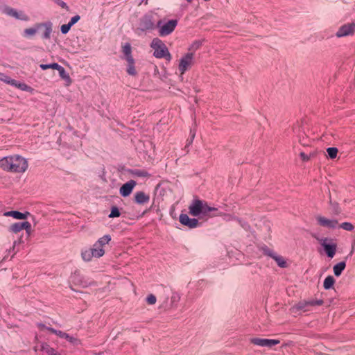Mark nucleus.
Returning <instances> with one entry per match:
<instances>
[{
	"label": "nucleus",
	"instance_id": "1",
	"mask_svg": "<svg viewBox=\"0 0 355 355\" xmlns=\"http://www.w3.org/2000/svg\"><path fill=\"white\" fill-rule=\"evenodd\" d=\"M189 212L193 216H220L221 213L218 212V209L211 207L208 203L200 199H193L189 207Z\"/></svg>",
	"mask_w": 355,
	"mask_h": 355
},
{
	"label": "nucleus",
	"instance_id": "2",
	"mask_svg": "<svg viewBox=\"0 0 355 355\" xmlns=\"http://www.w3.org/2000/svg\"><path fill=\"white\" fill-rule=\"evenodd\" d=\"M0 166L7 171L23 173L28 168V162L19 155L9 156L0 160Z\"/></svg>",
	"mask_w": 355,
	"mask_h": 355
},
{
	"label": "nucleus",
	"instance_id": "3",
	"mask_svg": "<svg viewBox=\"0 0 355 355\" xmlns=\"http://www.w3.org/2000/svg\"><path fill=\"white\" fill-rule=\"evenodd\" d=\"M161 289L163 294L166 296V300L159 309H176L178 303L180 300V293L168 286H162Z\"/></svg>",
	"mask_w": 355,
	"mask_h": 355
},
{
	"label": "nucleus",
	"instance_id": "4",
	"mask_svg": "<svg viewBox=\"0 0 355 355\" xmlns=\"http://www.w3.org/2000/svg\"><path fill=\"white\" fill-rule=\"evenodd\" d=\"M42 28H44V31L42 34V38L45 40L50 39L52 33V23L50 21L44 23L36 24L34 27L26 28L24 31L23 35L24 37H31L36 34V33Z\"/></svg>",
	"mask_w": 355,
	"mask_h": 355
},
{
	"label": "nucleus",
	"instance_id": "5",
	"mask_svg": "<svg viewBox=\"0 0 355 355\" xmlns=\"http://www.w3.org/2000/svg\"><path fill=\"white\" fill-rule=\"evenodd\" d=\"M150 46L153 49V55L157 58H165L171 60V55L165 44L159 38H154L152 40Z\"/></svg>",
	"mask_w": 355,
	"mask_h": 355
},
{
	"label": "nucleus",
	"instance_id": "6",
	"mask_svg": "<svg viewBox=\"0 0 355 355\" xmlns=\"http://www.w3.org/2000/svg\"><path fill=\"white\" fill-rule=\"evenodd\" d=\"M155 24L153 16L150 15H145L139 19L136 31L144 32L153 30Z\"/></svg>",
	"mask_w": 355,
	"mask_h": 355
},
{
	"label": "nucleus",
	"instance_id": "7",
	"mask_svg": "<svg viewBox=\"0 0 355 355\" xmlns=\"http://www.w3.org/2000/svg\"><path fill=\"white\" fill-rule=\"evenodd\" d=\"M178 21L176 19H171L163 25H162V21H159L157 24L159 27V35L161 37L170 35L175 30Z\"/></svg>",
	"mask_w": 355,
	"mask_h": 355
},
{
	"label": "nucleus",
	"instance_id": "8",
	"mask_svg": "<svg viewBox=\"0 0 355 355\" xmlns=\"http://www.w3.org/2000/svg\"><path fill=\"white\" fill-rule=\"evenodd\" d=\"M70 282L75 285H79L83 288L94 285L96 283L83 277L80 272L76 270L70 277Z\"/></svg>",
	"mask_w": 355,
	"mask_h": 355
},
{
	"label": "nucleus",
	"instance_id": "9",
	"mask_svg": "<svg viewBox=\"0 0 355 355\" xmlns=\"http://www.w3.org/2000/svg\"><path fill=\"white\" fill-rule=\"evenodd\" d=\"M194 54L192 52L185 54L180 60L178 69L181 74H184L190 69L193 63Z\"/></svg>",
	"mask_w": 355,
	"mask_h": 355
},
{
	"label": "nucleus",
	"instance_id": "10",
	"mask_svg": "<svg viewBox=\"0 0 355 355\" xmlns=\"http://www.w3.org/2000/svg\"><path fill=\"white\" fill-rule=\"evenodd\" d=\"M355 33V22L344 24L336 33L337 37H343L347 36L353 35Z\"/></svg>",
	"mask_w": 355,
	"mask_h": 355
},
{
	"label": "nucleus",
	"instance_id": "11",
	"mask_svg": "<svg viewBox=\"0 0 355 355\" xmlns=\"http://www.w3.org/2000/svg\"><path fill=\"white\" fill-rule=\"evenodd\" d=\"M279 342L280 341L279 340L276 339H266L260 338H253L250 339V343L254 345L266 347L269 348L279 344Z\"/></svg>",
	"mask_w": 355,
	"mask_h": 355
},
{
	"label": "nucleus",
	"instance_id": "12",
	"mask_svg": "<svg viewBox=\"0 0 355 355\" xmlns=\"http://www.w3.org/2000/svg\"><path fill=\"white\" fill-rule=\"evenodd\" d=\"M3 12L4 14L16 19H19L21 21H28L29 19L28 16L23 11H17L16 9L11 7H6Z\"/></svg>",
	"mask_w": 355,
	"mask_h": 355
},
{
	"label": "nucleus",
	"instance_id": "13",
	"mask_svg": "<svg viewBox=\"0 0 355 355\" xmlns=\"http://www.w3.org/2000/svg\"><path fill=\"white\" fill-rule=\"evenodd\" d=\"M8 230L13 233H18L25 230L27 234L29 235L31 231V225L28 221L18 222L11 225Z\"/></svg>",
	"mask_w": 355,
	"mask_h": 355
},
{
	"label": "nucleus",
	"instance_id": "14",
	"mask_svg": "<svg viewBox=\"0 0 355 355\" xmlns=\"http://www.w3.org/2000/svg\"><path fill=\"white\" fill-rule=\"evenodd\" d=\"M180 223L189 228H196L199 225L198 220L196 218H191L186 214H181L179 217Z\"/></svg>",
	"mask_w": 355,
	"mask_h": 355
},
{
	"label": "nucleus",
	"instance_id": "15",
	"mask_svg": "<svg viewBox=\"0 0 355 355\" xmlns=\"http://www.w3.org/2000/svg\"><path fill=\"white\" fill-rule=\"evenodd\" d=\"M318 224L322 227L335 229L338 227V222L336 219H328L325 217L319 216L316 218Z\"/></svg>",
	"mask_w": 355,
	"mask_h": 355
},
{
	"label": "nucleus",
	"instance_id": "16",
	"mask_svg": "<svg viewBox=\"0 0 355 355\" xmlns=\"http://www.w3.org/2000/svg\"><path fill=\"white\" fill-rule=\"evenodd\" d=\"M136 184L137 182L132 180H129L126 183L123 184L119 189L120 195L123 197L129 196L131 194L132 191H133Z\"/></svg>",
	"mask_w": 355,
	"mask_h": 355
},
{
	"label": "nucleus",
	"instance_id": "17",
	"mask_svg": "<svg viewBox=\"0 0 355 355\" xmlns=\"http://www.w3.org/2000/svg\"><path fill=\"white\" fill-rule=\"evenodd\" d=\"M134 201L138 205H145L150 201V195L144 191H137L134 195Z\"/></svg>",
	"mask_w": 355,
	"mask_h": 355
},
{
	"label": "nucleus",
	"instance_id": "18",
	"mask_svg": "<svg viewBox=\"0 0 355 355\" xmlns=\"http://www.w3.org/2000/svg\"><path fill=\"white\" fill-rule=\"evenodd\" d=\"M327 239H321V245L324 248V250L327 254V255L329 258H333L336 252V244H328L327 243Z\"/></svg>",
	"mask_w": 355,
	"mask_h": 355
},
{
	"label": "nucleus",
	"instance_id": "19",
	"mask_svg": "<svg viewBox=\"0 0 355 355\" xmlns=\"http://www.w3.org/2000/svg\"><path fill=\"white\" fill-rule=\"evenodd\" d=\"M30 215L29 212L21 213L18 211H9L4 213L6 216H12L15 219H26L28 216Z\"/></svg>",
	"mask_w": 355,
	"mask_h": 355
},
{
	"label": "nucleus",
	"instance_id": "20",
	"mask_svg": "<svg viewBox=\"0 0 355 355\" xmlns=\"http://www.w3.org/2000/svg\"><path fill=\"white\" fill-rule=\"evenodd\" d=\"M345 261H340L336 264L333 268L334 275L336 277H339L342 274L343 271L345 270Z\"/></svg>",
	"mask_w": 355,
	"mask_h": 355
},
{
	"label": "nucleus",
	"instance_id": "21",
	"mask_svg": "<svg viewBox=\"0 0 355 355\" xmlns=\"http://www.w3.org/2000/svg\"><path fill=\"white\" fill-rule=\"evenodd\" d=\"M272 259H273L276 261L279 267L282 268H285L288 267V263L282 256H280L275 253V255L272 257Z\"/></svg>",
	"mask_w": 355,
	"mask_h": 355
},
{
	"label": "nucleus",
	"instance_id": "22",
	"mask_svg": "<svg viewBox=\"0 0 355 355\" xmlns=\"http://www.w3.org/2000/svg\"><path fill=\"white\" fill-rule=\"evenodd\" d=\"M92 251V254H93L94 257L96 258H100L105 254V250L103 248L96 245V244H94L93 248H90Z\"/></svg>",
	"mask_w": 355,
	"mask_h": 355
},
{
	"label": "nucleus",
	"instance_id": "23",
	"mask_svg": "<svg viewBox=\"0 0 355 355\" xmlns=\"http://www.w3.org/2000/svg\"><path fill=\"white\" fill-rule=\"evenodd\" d=\"M128 62L127 72L129 75L135 76L137 71L135 67V60L132 57H130Z\"/></svg>",
	"mask_w": 355,
	"mask_h": 355
},
{
	"label": "nucleus",
	"instance_id": "24",
	"mask_svg": "<svg viewBox=\"0 0 355 355\" xmlns=\"http://www.w3.org/2000/svg\"><path fill=\"white\" fill-rule=\"evenodd\" d=\"M334 283H335L334 278L331 275L327 276L324 280V283H323L324 288L326 290H329V289L333 287Z\"/></svg>",
	"mask_w": 355,
	"mask_h": 355
},
{
	"label": "nucleus",
	"instance_id": "25",
	"mask_svg": "<svg viewBox=\"0 0 355 355\" xmlns=\"http://www.w3.org/2000/svg\"><path fill=\"white\" fill-rule=\"evenodd\" d=\"M130 173L135 177L147 178L150 176L147 171L140 169H132L130 171Z\"/></svg>",
	"mask_w": 355,
	"mask_h": 355
},
{
	"label": "nucleus",
	"instance_id": "26",
	"mask_svg": "<svg viewBox=\"0 0 355 355\" xmlns=\"http://www.w3.org/2000/svg\"><path fill=\"white\" fill-rule=\"evenodd\" d=\"M111 241V236L108 234L103 236L100 238L96 243V245L100 246L101 248L104 247L106 244H107Z\"/></svg>",
	"mask_w": 355,
	"mask_h": 355
},
{
	"label": "nucleus",
	"instance_id": "27",
	"mask_svg": "<svg viewBox=\"0 0 355 355\" xmlns=\"http://www.w3.org/2000/svg\"><path fill=\"white\" fill-rule=\"evenodd\" d=\"M40 350L42 352H46L48 355H53V354L55 352V349L53 347H51L48 343H42L40 345Z\"/></svg>",
	"mask_w": 355,
	"mask_h": 355
},
{
	"label": "nucleus",
	"instance_id": "28",
	"mask_svg": "<svg viewBox=\"0 0 355 355\" xmlns=\"http://www.w3.org/2000/svg\"><path fill=\"white\" fill-rule=\"evenodd\" d=\"M56 70L58 71L59 75L62 79L67 81L69 83H71V80L69 74L66 72V71L63 67H62L61 65H59L58 69H57Z\"/></svg>",
	"mask_w": 355,
	"mask_h": 355
},
{
	"label": "nucleus",
	"instance_id": "29",
	"mask_svg": "<svg viewBox=\"0 0 355 355\" xmlns=\"http://www.w3.org/2000/svg\"><path fill=\"white\" fill-rule=\"evenodd\" d=\"M81 256L85 261H90L94 257L93 254H92L90 248L83 250L81 252Z\"/></svg>",
	"mask_w": 355,
	"mask_h": 355
},
{
	"label": "nucleus",
	"instance_id": "30",
	"mask_svg": "<svg viewBox=\"0 0 355 355\" xmlns=\"http://www.w3.org/2000/svg\"><path fill=\"white\" fill-rule=\"evenodd\" d=\"M0 80L3 81L4 83H6L10 85H15V80L12 79L10 77L3 73H0Z\"/></svg>",
	"mask_w": 355,
	"mask_h": 355
},
{
	"label": "nucleus",
	"instance_id": "31",
	"mask_svg": "<svg viewBox=\"0 0 355 355\" xmlns=\"http://www.w3.org/2000/svg\"><path fill=\"white\" fill-rule=\"evenodd\" d=\"M123 53L125 56L126 60H128L130 57H132L131 55V46L129 43H126L123 47Z\"/></svg>",
	"mask_w": 355,
	"mask_h": 355
},
{
	"label": "nucleus",
	"instance_id": "32",
	"mask_svg": "<svg viewBox=\"0 0 355 355\" xmlns=\"http://www.w3.org/2000/svg\"><path fill=\"white\" fill-rule=\"evenodd\" d=\"M261 250L262 251V252L265 254V255H267L270 257H272L275 254L276 252H275L272 249L269 248L268 246L266 245H263L261 247Z\"/></svg>",
	"mask_w": 355,
	"mask_h": 355
},
{
	"label": "nucleus",
	"instance_id": "33",
	"mask_svg": "<svg viewBox=\"0 0 355 355\" xmlns=\"http://www.w3.org/2000/svg\"><path fill=\"white\" fill-rule=\"evenodd\" d=\"M59 65L58 63H51V64H41L40 65V67L42 69V70H46V69H58L59 67Z\"/></svg>",
	"mask_w": 355,
	"mask_h": 355
},
{
	"label": "nucleus",
	"instance_id": "34",
	"mask_svg": "<svg viewBox=\"0 0 355 355\" xmlns=\"http://www.w3.org/2000/svg\"><path fill=\"white\" fill-rule=\"evenodd\" d=\"M12 86H15V87L19 88L22 91L28 92L31 89V87H29L26 84L23 83H19L17 80H15V85H13Z\"/></svg>",
	"mask_w": 355,
	"mask_h": 355
},
{
	"label": "nucleus",
	"instance_id": "35",
	"mask_svg": "<svg viewBox=\"0 0 355 355\" xmlns=\"http://www.w3.org/2000/svg\"><path fill=\"white\" fill-rule=\"evenodd\" d=\"M327 152L329 158L334 159L337 156L338 149L335 147H329L327 149Z\"/></svg>",
	"mask_w": 355,
	"mask_h": 355
},
{
	"label": "nucleus",
	"instance_id": "36",
	"mask_svg": "<svg viewBox=\"0 0 355 355\" xmlns=\"http://www.w3.org/2000/svg\"><path fill=\"white\" fill-rule=\"evenodd\" d=\"M338 227L347 231H352L354 230L353 225L348 222H344L340 225H338Z\"/></svg>",
	"mask_w": 355,
	"mask_h": 355
},
{
	"label": "nucleus",
	"instance_id": "37",
	"mask_svg": "<svg viewBox=\"0 0 355 355\" xmlns=\"http://www.w3.org/2000/svg\"><path fill=\"white\" fill-rule=\"evenodd\" d=\"M146 302L149 305H153L157 302V297L153 294H149L146 298Z\"/></svg>",
	"mask_w": 355,
	"mask_h": 355
},
{
	"label": "nucleus",
	"instance_id": "38",
	"mask_svg": "<svg viewBox=\"0 0 355 355\" xmlns=\"http://www.w3.org/2000/svg\"><path fill=\"white\" fill-rule=\"evenodd\" d=\"M121 213L118 207H112L111 209L110 214H109L110 218H115L120 216Z\"/></svg>",
	"mask_w": 355,
	"mask_h": 355
},
{
	"label": "nucleus",
	"instance_id": "39",
	"mask_svg": "<svg viewBox=\"0 0 355 355\" xmlns=\"http://www.w3.org/2000/svg\"><path fill=\"white\" fill-rule=\"evenodd\" d=\"M22 239L21 237L18 238L17 240H15L12 244V247L10 249V252H13V254H15L18 250H15L16 247L21 244L22 243Z\"/></svg>",
	"mask_w": 355,
	"mask_h": 355
},
{
	"label": "nucleus",
	"instance_id": "40",
	"mask_svg": "<svg viewBox=\"0 0 355 355\" xmlns=\"http://www.w3.org/2000/svg\"><path fill=\"white\" fill-rule=\"evenodd\" d=\"M202 45V42L201 41H195L190 46V48L189 49V51H196L197 49H198Z\"/></svg>",
	"mask_w": 355,
	"mask_h": 355
},
{
	"label": "nucleus",
	"instance_id": "41",
	"mask_svg": "<svg viewBox=\"0 0 355 355\" xmlns=\"http://www.w3.org/2000/svg\"><path fill=\"white\" fill-rule=\"evenodd\" d=\"M71 27V25L69 24H63L60 27V31L62 34L65 35V34L68 33Z\"/></svg>",
	"mask_w": 355,
	"mask_h": 355
},
{
	"label": "nucleus",
	"instance_id": "42",
	"mask_svg": "<svg viewBox=\"0 0 355 355\" xmlns=\"http://www.w3.org/2000/svg\"><path fill=\"white\" fill-rule=\"evenodd\" d=\"M67 340L69 342H70L71 344H73V345H80V340H78L76 338L70 336L67 338Z\"/></svg>",
	"mask_w": 355,
	"mask_h": 355
},
{
	"label": "nucleus",
	"instance_id": "43",
	"mask_svg": "<svg viewBox=\"0 0 355 355\" xmlns=\"http://www.w3.org/2000/svg\"><path fill=\"white\" fill-rule=\"evenodd\" d=\"M80 19V17L78 15H76L73 17H72L69 21V24L71 25V26H73L76 23H77Z\"/></svg>",
	"mask_w": 355,
	"mask_h": 355
},
{
	"label": "nucleus",
	"instance_id": "44",
	"mask_svg": "<svg viewBox=\"0 0 355 355\" xmlns=\"http://www.w3.org/2000/svg\"><path fill=\"white\" fill-rule=\"evenodd\" d=\"M323 301L318 300H311L306 302L307 304L311 305V306H315V305H321L322 304Z\"/></svg>",
	"mask_w": 355,
	"mask_h": 355
},
{
	"label": "nucleus",
	"instance_id": "45",
	"mask_svg": "<svg viewBox=\"0 0 355 355\" xmlns=\"http://www.w3.org/2000/svg\"><path fill=\"white\" fill-rule=\"evenodd\" d=\"M195 135H196V130H194L193 129H191L190 130V139H189L187 141H188V144H191L192 142H193V140L195 137Z\"/></svg>",
	"mask_w": 355,
	"mask_h": 355
},
{
	"label": "nucleus",
	"instance_id": "46",
	"mask_svg": "<svg viewBox=\"0 0 355 355\" xmlns=\"http://www.w3.org/2000/svg\"><path fill=\"white\" fill-rule=\"evenodd\" d=\"M57 336H58L60 338H64L65 339L67 340V338H69V335L64 333V332H62V331H58V333H57Z\"/></svg>",
	"mask_w": 355,
	"mask_h": 355
},
{
	"label": "nucleus",
	"instance_id": "47",
	"mask_svg": "<svg viewBox=\"0 0 355 355\" xmlns=\"http://www.w3.org/2000/svg\"><path fill=\"white\" fill-rule=\"evenodd\" d=\"M300 157L304 161H307L309 159V157L304 153L302 152L300 153Z\"/></svg>",
	"mask_w": 355,
	"mask_h": 355
},
{
	"label": "nucleus",
	"instance_id": "48",
	"mask_svg": "<svg viewBox=\"0 0 355 355\" xmlns=\"http://www.w3.org/2000/svg\"><path fill=\"white\" fill-rule=\"evenodd\" d=\"M46 329H47L48 331H49L50 332H51V333H53V334H56V335H57V333H58V331H57V330H55V329H53V328H49V327H48V328H46Z\"/></svg>",
	"mask_w": 355,
	"mask_h": 355
},
{
	"label": "nucleus",
	"instance_id": "49",
	"mask_svg": "<svg viewBox=\"0 0 355 355\" xmlns=\"http://www.w3.org/2000/svg\"><path fill=\"white\" fill-rule=\"evenodd\" d=\"M53 355H61L60 353H58V352H56V350L55 351V352L53 354Z\"/></svg>",
	"mask_w": 355,
	"mask_h": 355
},
{
	"label": "nucleus",
	"instance_id": "50",
	"mask_svg": "<svg viewBox=\"0 0 355 355\" xmlns=\"http://www.w3.org/2000/svg\"><path fill=\"white\" fill-rule=\"evenodd\" d=\"M187 2L191 3L193 0H186Z\"/></svg>",
	"mask_w": 355,
	"mask_h": 355
},
{
	"label": "nucleus",
	"instance_id": "51",
	"mask_svg": "<svg viewBox=\"0 0 355 355\" xmlns=\"http://www.w3.org/2000/svg\"><path fill=\"white\" fill-rule=\"evenodd\" d=\"M40 327H42V328H44V325H42V324H41V325H40Z\"/></svg>",
	"mask_w": 355,
	"mask_h": 355
}]
</instances>
